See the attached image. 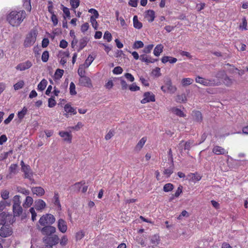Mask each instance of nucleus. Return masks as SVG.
<instances>
[{
	"label": "nucleus",
	"mask_w": 248,
	"mask_h": 248,
	"mask_svg": "<svg viewBox=\"0 0 248 248\" xmlns=\"http://www.w3.org/2000/svg\"><path fill=\"white\" fill-rule=\"evenodd\" d=\"M26 14L23 10H14L7 16V20L12 26H18L26 17Z\"/></svg>",
	"instance_id": "obj_1"
},
{
	"label": "nucleus",
	"mask_w": 248,
	"mask_h": 248,
	"mask_svg": "<svg viewBox=\"0 0 248 248\" xmlns=\"http://www.w3.org/2000/svg\"><path fill=\"white\" fill-rule=\"evenodd\" d=\"M195 81L197 83L206 86H217L220 84L219 79H205L200 76L196 78Z\"/></svg>",
	"instance_id": "obj_2"
},
{
	"label": "nucleus",
	"mask_w": 248,
	"mask_h": 248,
	"mask_svg": "<svg viewBox=\"0 0 248 248\" xmlns=\"http://www.w3.org/2000/svg\"><path fill=\"white\" fill-rule=\"evenodd\" d=\"M38 32L35 30H32L27 35L25 41L24 46L26 47L31 46L35 43Z\"/></svg>",
	"instance_id": "obj_3"
},
{
	"label": "nucleus",
	"mask_w": 248,
	"mask_h": 248,
	"mask_svg": "<svg viewBox=\"0 0 248 248\" xmlns=\"http://www.w3.org/2000/svg\"><path fill=\"white\" fill-rule=\"evenodd\" d=\"M55 221V218L53 215L50 214H46L40 217L39 223L42 226H45L47 224H52Z\"/></svg>",
	"instance_id": "obj_4"
},
{
	"label": "nucleus",
	"mask_w": 248,
	"mask_h": 248,
	"mask_svg": "<svg viewBox=\"0 0 248 248\" xmlns=\"http://www.w3.org/2000/svg\"><path fill=\"white\" fill-rule=\"evenodd\" d=\"M14 217L12 215L3 212L0 214V225L6 223H12Z\"/></svg>",
	"instance_id": "obj_5"
},
{
	"label": "nucleus",
	"mask_w": 248,
	"mask_h": 248,
	"mask_svg": "<svg viewBox=\"0 0 248 248\" xmlns=\"http://www.w3.org/2000/svg\"><path fill=\"white\" fill-rule=\"evenodd\" d=\"M161 89L163 92H169L170 93H174L176 91V87L172 85L170 80L168 81L164 86H161Z\"/></svg>",
	"instance_id": "obj_6"
},
{
	"label": "nucleus",
	"mask_w": 248,
	"mask_h": 248,
	"mask_svg": "<svg viewBox=\"0 0 248 248\" xmlns=\"http://www.w3.org/2000/svg\"><path fill=\"white\" fill-rule=\"evenodd\" d=\"M12 233V229L8 225H3L0 229V236L2 237H7Z\"/></svg>",
	"instance_id": "obj_7"
},
{
	"label": "nucleus",
	"mask_w": 248,
	"mask_h": 248,
	"mask_svg": "<svg viewBox=\"0 0 248 248\" xmlns=\"http://www.w3.org/2000/svg\"><path fill=\"white\" fill-rule=\"evenodd\" d=\"M155 96L154 94L150 92H146L143 94V98L141 100L142 104H145L150 102H155Z\"/></svg>",
	"instance_id": "obj_8"
},
{
	"label": "nucleus",
	"mask_w": 248,
	"mask_h": 248,
	"mask_svg": "<svg viewBox=\"0 0 248 248\" xmlns=\"http://www.w3.org/2000/svg\"><path fill=\"white\" fill-rule=\"evenodd\" d=\"M79 84L81 86L88 88L92 87V84L91 79L89 77L86 76L80 77L79 79Z\"/></svg>",
	"instance_id": "obj_9"
},
{
	"label": "nucleus",
	"mask_w": 248,
	"mask_h": 248,
	"mask_svg": "<svg viewBox=\"0 0 248 248\" xmlns=\"http://www.w3.org/2000/svg\"><path fill=\"white\" fill-rule=\"evenodd\" d=\"M46 206V204L43 200L38 199L34 202V208L37 211H42Z\"/></svg>",
	"instance_id": "obj_10"
},
{
	"label": "nucleus",
	"mask_w": 248,
	"mask_h": 248,
	"mask_svg": "<svg viewBox=\"0 0 248 248\" xmlns=\"http://www.w3.org/2000/svg\"><path fill=\"white\" fill-rule=\"evenodd\" d=\"M56 232L55 227L52 226H46L43 227L41 230V232L44 235H50Z\"/></svg>",
	"instance_id": "obj_11"
},
{
	"label": "nucleus",
	"mask_w": 248,
	"mask_h": 248,
	"mask_svg": "<svg viewBox=\"0 0 248 248\" xmlns=\"http://www.w3.org/2000/svg\"><path fill=\"white\" fill-rule=\"evenodd\" d=\"M32 66V63L29 61L18 64L16 66V69L20 71H24L29 69Z\"/></svg>",
	"instance_id": "obj_12"
},
{
	"label": "nucleus",
	"mask_w": 248,
	"mask_h": 248,
	"mask_svg": "<svg viewBox=\"0 0 248 248\" xmlns=\"http://www.w3.org/2000/svg\"><path fill=\"white\" fill-rule=\"evenodd\" d=\"M58 228L60 232L62 233H65L67 230V225L66 222L62 219H60L58 221Z\"/></svg>",
	"instance_id": "obj_13"
},
{
	"label": "nucleus",
	"mask_w": 248,
	"mask_h": 248,
	"mask_svg": "<svg viewBox=\"0 0 248 248\" xmlns=\"http://www.w3.org/2000/svg\"><path fill=\"white\" fill-rule=\"evenodd\" d=\"M59 134L62 138H63L64 141L68 143L71 142L72 136L70 133L62 131L59 132Z\"/></svg>",
	"instance_id": "obj_14"
},
{
	"label": "nucleus",
	"mask_w": 248,
	"mask_h": 248,
	"mask_svg": "<svg viewBox=\"0 0 248 248\" xmlns=\"http://www.w3.org/2000/svg\"><path fill=\"white\" fill-rule=\"evenodd\" d=\"M31 191L33 194H35L39 197L43 196L45 192L44 188L41 186L32 187Z\"/></svg>",
	"instance_id": "obj_15"
},
{
	"label": "nucleus",
	"mask_w": 248,
	"mask_h": 248,
	"mask_svg": "<svg viewBox=\"0 0 248 248\" xmlns=\"http://www.w3.org/2000/svg\"><path fill=\"white\" fill-rule=\"evenodd\" d=\"M21 170L24 172V177L31 179L32 176V172L29 165L21 169Z\"/></svg>",
	"instance_id": "obj_16"
},
{
	"label": "nucleus",
	"mask_w": 248,
	"mask_h": 248,
	"mask_svg": "<svg viewBox=\"0 0 248 248\" xmlns=\"http://www.w3.org/2000/svg\"><path fill=\"white\" fill-rule=\"evenodd\" d=\"M64 109L66 113L64 114L66 117H67L68 114H70L71 115L76 114L77 111L76 110L72 107L69 104H66L65 105L64 107Z\"/></svg>",
	"instance_id": "obj_17"
},
{
	"label": "nucleus",
	"mask_w": 248,
	"mask_h": 248,
	"mask_svg": "<svg viewBox=\"0 0 248 248\" xmlns=\"http://www.w3.org/2000/svg\"><path fill=\"white\" fill-rule=\"evenodd\" d=\"M213 152L216 155H225L228 153V152L223 148L219 146H215L212 150Z\"/></svg>",
	"instance_id": "obj_18"
},
{
	"label": "nucleus",
	"mask_w": 248,
	"mask_h": 248,
	"mask_svg": "<svg viewBox=\"0 0 248 248\" xmlns=\"http://www.w3.org/2000/svg\"><path fill=\"white\" fill-rule=\"evenodd\" d=\"M193 120L196 122L200 123L202 120V113L199 111H193L192 113Z\"/></svg>",
	"instance_id": "obj_19"
},
{
	"label": "nucleus",
	"mask_w": 248,
	"mask_h": 248,
	"mask_svg": "<svg viewBox=\"0 0 248 248\" xmlns=\"http://www.w3.org/2000/svg\"><path fill=\"white\" fill-rule=\"evenodd\" d=\"M155 12L154 11L151 10H149L146 11L145 13V18L149 21V22H153L155 19Z\"/></svg>",
	"instance_id": "obj_20"
},
{
	"label": "nucleus",
	"mask_w": 248,
	"mask_h": 248,
	"mask_svg": "<svg viewBox=\"0 0 248 248\" xmlns=\"http://www.w3.org/2000/svg\"><path fill=\"white\" fill-rule=\"evenodd\" d=\"M13 210L14 215L15 217L19 216L23 212V209L20 205H13Z\"/></svg>",
	"instance_id": "obj_21"
},
{
	"label": "nucleus",
	"mask_w": 248,
	"mask_h": 248,
	"mask_svg": "<svg viewBox=\"0 0 248 248\" xmlns=\"http://www.w3.org/2000/svg\"><path fill=\"white\" fill-rule=\"evenodd\" d=\"M140 60L143 62H145L147 63H154L156 60L152 58L151 57L147 56L146 55H141L140 56Z\"/></svg>",
	"instance_id": "obj_22"
},
{
	"label": "nucleus",
	"mask_w": 248,
	"mask_h": 248,
	"mask_svg": "<svg viewBox=\"0 0 248 248\" xmlns=\"http://www.w3.org/2000/svg\"><path fill=\"white\" fill-rule=\"evenodd\" d=\"M89 40L87 37H83L80 39L78 43V51L79 52L82 50L87 44Z\"/></svg>",
	"instance_id": "obj_23"
},
{
	"label": "nucleus",
	"mask_w": 248,
	"mask_h": 248,
	"mask_svg": "<svg viewBox=\"0 0 248 248\" xmlns=\"http://www.w3.org/2000/svg\"><path fill=\"white\" fill-rule=\"evenodd\" d=\"M146 140V137H144L142 138L136 145L135 150L137 151H140L145 144Z\"/></svg>",
	"instance_id": "obj_24"
},
{
	"label": "nucleus",
	"mask_w": 248,
	"mask_h": 248,
	"mask_svg": "<svg viewBox=\"0 0 248 248\" xmlns=\"http://www.w3.org/2000/svg\"><path fill=\"white\" fill-rule=\"evenodd\" d=\"M95 58L92 55H89L88 58L86 59L84 63L83 64H81L84 67L87 68L90 65L92 64V63L94 61Z\"/></svg>",
	"instance_id": "obj_25"
},
{
	"label": "nucleus",
	"mask_w": 248,
	"mask_h": 248,
	"mask_svg": "<svg viewBox=\"0 0 248 248\" xmlns=\"http://www.w3.org/2000/svg\"><path fill=\"white\" fill-rule=\"evenodd\" d=\"M188 177L191 181L194 182L200 181L202 178V176L197 173H190Z\"/></svg>",
	"instance_id": "obj_26"
},
{
	"label": "nucleus",
	"mask_w": 248,
	"mask_h": 248,
	"mask_svg": "<svg viewBox=\"0 0 248 248\" xmlns=\"http://www.w3.org/2000/svg\"><path fill=\"white\" fill-rule=\"evenodd\" d=\"M163 46L161 44L157 45L155 48L154 50V54L155 56H159L163 51Z\"/></svg>",
	"instance_id": "obj_27"
},
{
	"label": "nucleus",
	"mask_w": 248,
	"mask_h": 248,
	"mask_svg": "<svg viewBox=\"0 0 248 248\" xmlns=\"http://www.w3.org/2000/svg\"><path fill=\"white\" fill-rule=\"evenodd\" d=\"M33 202V200L32 197L30 196H27L23 204V206L25 208H29L32 205Z\"/></svg>",
	"instance_id": "obj_28"
},
{
	"label": "nucleus",
	"mask_w": 248,
	"mask_h": 248,
	"mask_svg": "<svg viewBox=\"0 0 248 248\" xmlns=\"http://www.w3.org/2000/svg\"><path fill=\"white\" fill-rule=\"evenodd\" d=\"M133 20L134 28L137 29H140L142 27V24L138 20V16H134Z\"/></svg>",
	"instance_id": "obj_29"
},
{
	"label": "nucleus",
	"mask_w": 248,
	"mask_h": 248,
	"mask_svg": "<svg viewBox=\"0 0 248 248\" xmlns=\"http://www.w3.org/2000/svg\"><path fill=\"white\" fill-rule=\"evenodd\" d=\"M53 200L54 205L58 207V209H60L61 206L59 201V195L57 192H54Z\"/></svg>",
	"instance_id": "obj_30"
},
{
	"label": "nucleus",
	"mask_w": 248,
	"mask_h": 248,
	"mask_svg": "<svg viewBox=\"0 0 248 248\" xmlns=\"http://www.w3.org/2000/svg\"><path fill=\"white\" fill-rule=\"evenodd\" d=\"M47 84V81L46 79H43L38 84L37 89L40 91H42L45 90Z\"/></svg>",
	"instance_id": "obj_31"
},
{
	"label": "nucleus",
	"mask_w": 248,
	"mask_h": 248,
	"mask_svg": "<svg viewBox=\"0 0 248 248\" xmlns=\"http://www.w3.org/2000/svg\"><path fill=\"white\" fill-rule=\"evenodd\" d=\"M172 112L179 117H184L186 116V114L181 109L177 108H173L171 109Z\"/></svg>",
	"instance_id": "obj_32"
},
{
	"label": "nucleus",
	"mask_w": 248,
	"mask_h": 248,
	"mask_svg": "<svg viewBox=\"0 0 248 248\" xmlns=\"http://www.w3.org/2000/svg\"><path fill=\"white\" fill-rule=\"evenodd\" d=\"M193 80L190 78H184L182 79L181 83L183 86H186L191 84Z\"/></svg>",
	"instance_id": "obj_33"
},
{
	"label": "nucleus",
	"mask_w": 248,
	"mask_h": 248,
	"mask_svg": "<svg viewBox=\"0 0 248 248\" xmlns=\"http://www.w3.org/2000/svg\"><path fill=\"white\" fill-rule=\"evenodd\" d=\"M18 166L16 164H12L9 167V171L11 174H16L17 172Z\"/></svg>",
	"instance_id": "obj_34"
},
{
	"label": "nucleus",
	"mask_w": 248,
	"mask_h": 248,
	"mask_svg": "<svg viewBox=\"0 0 248 248\" xmlns=\"http://www.w3.org/2000/svg\"><path fill=\"white\" fill-rule=\"evenodd\" d=\"M23 6L24 8L29 12L31 11V0H23Z\"/></svg>",
	"instance_id": "obj_35"
},
{
	"label": "nucleus",
	"mask_w": 248,
	"mask_h": 248,
	"mask_svg": "<svg viewBox=\"0 0 248 248\" xmlns=\"http://www.w3.org/2000/svg\"><path fill=\"white\" fill-rule=\"evenodd\" d=\"M85 236V232L83 230H79L76 233V239L77 241L80 240Z\"/></svg>",
	"instance_id": "obj_36"
},
{
	"label": "nucleus",
	"mask_w": 248,
	"mask_h": 248,
	"mask_svg": "<svg viewBox=\"0 0 248 248\" xmlns=\"http://www.w3.org/2000/svg\"><path fill=\"white\" fill-rule=\"evenodd\" d=\"M70 3L72 9L75 10L79 6L80 1L79 0H70ZM74 12H76V11L74 10Z\"/></svg>",
	"instance_id": "obj_37"
},
{
	"label": "nucleus",
	"mask_w": 248,
	"mask_h": 248,
	"mask_svg": "<svg viewBox=\"0 0 248 248\" xmlns=\"http://www.w3.org/2000/svg\"><path fill=\"white\" fill-rule=\"evenodd\" d=\"M173 167H170L164 170L163 171V174L165 175H166L167 177H169L170 176V175L173 173Z\"/></svg>",
	"instance_id": "obj_38"
},
{
	"label": "nucleus",
	"mask_w": 248,
	"mask_h": 248,
	"mask_svg": "<svg viewBox=\"0 0 248 248\" xmlns=\"http://www.w3.org/2000/svg\"><path fill=\"white\" fill-rule=\"evenodd\" d=\"M63 73V70L57 69L54 74L55 78L57 79L61 78L62 77Z\"/></svg>",
	"instance_id": "obj_39"
},
{
	"label": "nucleus",
	"mask_w": 248,
	"mask_h": 248,
	"mask_svg": "<svg viewBox=\"0 0 248 248\" xmlns=\"http://www.w3.org/2000/svg\"><path fill=\"white\" fill-rule=\"evenodd\" d=\"M27 108L26 107H24L22 110L18 112L17 116L18 118L20 120H22L27 114Z\"/></svg>",
	"instance_id": "obj_40"
},
{
	"label": "nucleus",
	"mask_w": 248,
	"mask_h": 248,
	"mask_svg": "<svg viewBox=\"0 0 248 248\" xmlns=\"http://www.w3.org/2000/svg\"><path fill=\"white\" fill-rule=\"evenodd\" d=\"M86 68L84 67L81 64L79 65L78 73L80 77H84L85 74V69Z\"/></svg>",
	"instance_id": "obj_41"
},
{
	"label": "nucleus",
	"mask_w": 248,
	"mask_h": 248,
	"mask_svg": "<svg viewBox=\"0 0 248 248\" xmlns=\"http://www.w3.org/2000/svg\"><path fill=\"white\" fill-rule=\"evenodd\" d=\"M173 185L172 184L168 183L164 186L163 190L166 192H170L173 189Z\"/></svg>",
	"instance_id": "obj_42"
},
{
	"label": "nucleus",
	"mask_w": 248,
	"mask_h": 248,
	"mask_svg": "<svg viewBox=\"0 0 248 248\" xmlns=\"http://www.w3.org/2000/svg\"><path fill=\"white\" fill-rule=\"evenodd\" d=\"M97 18H95L93 17H90V22L92 24V25L93 27L94 28V30H96L98 28V24L96 21V19Z\"/></svg>",
	"instance_id": "obj_43"
},
{
	"label": "nucleus",
	"mask_w": 248,
	"mask_h": 248,
	"mask_svg": "<svg viewBox=\"0 0 248 248\" xmlns=\"http://www.w3.org/2000/svg\"><path fill=\"white\" fill-rule=\"evenodd\" d=\"M69 90L70 93L71 95H76L77 94V92L76 91V86L75 84L73 82H71L70 84Z\"/></svg>",
	"instance_id": "obj_44"
},
{
	"label": "nucleus",
	"mask_w": 248,
	"mask_h": 248,
	"mask_svg": "<svg viewBox=\"0 0 248 248\" xmlns=\"http://www.w3.org/2000/svg\"><path fill=\"white\" fill-rule=\"evenodd\" d=\"M24 85V82L23 80H20L14 85L15 90H18L23 88Z\"/></svg>",
	"instance_id": "obj_45"
},
{
	"label": "nucleus",
	"mask_w": 248,
	"mask_h": 248,
	"mask_svg": "<svg viewBox=\"0 0 248 248\" xmlns=\"http://www.w3.org/2000/svg\"><path fill=\"white\" fill-rule=\"evenodd\" d=\"M159 237L157 235H154L151 238V243L155 245L159 244Z\"/></svg>",
	"instance_id": "obj_46"
},
{
	"label": "nucleus",
	"mask_w": 248,
	"mask_h": 248,
	"mask_svg": "<svg viewBox=\"0 0 248 248\" xmlns=\"http://www.w3.org/2000/svg\"><path fill=\"white\" fill-rule=\"evenodd\" d=\"M20 197L18 195H16L13 197V205H19L21 204Z\"/></svg>",
	"instance_id": "obj_47"
},
{
	"label": "nucleus",
	"mask_w": 248,
	"mask_h": 248,
	"mask_svg": "<svg viewBox=\"0 0 248 248\" xmlns=\"http://www.w3.org/2000/svg\"><path fill=\"white\" fill-rule=\"evenodd\" d=\"M144 46L143 43L141 41H135L133 45V48L135 49H138L142 48Z\"/></svg>",
	"instance_id": "obj_48"
},
{
	"label": "nucleus",
	"mask_w": 248,
	"mask_h": 248,
	"mask_svg": "<svg viewBox=\"0 0 248 248\" xmlns=\"http://www.w3.org/2000/svg\"><path fill=\"white\" fill-rule=\"evenodd\" d=\"M103 38L106 40L108 42H110L112 40V35L111 33L108 31H106L104 35Z\"/></svg>",
	"instance_id": "obj_49"
},
{
	"label": "nucleus",
	"mask_w": 248,
	"mask_h": 248,
	"mask_svg": "<svg viewBox=\"0 0 248 248\" xmlns=\"http://www.w3.org/2000/svg\"><path fill=\"white\" fill-rule=\"evenodd\" d=\"M88 12L93 15L91 17L98 18L99 13L96 10L93 8H91L89 10Z\"/></svg>",
	"instance_id": "obj_50"
},
{
	"label": "nucleus",
	"mask_w": 248,
	"mask_h": 248,
	"mask_svg": "<svg viewBox=\"0 0 248 248\" xmlns=\"http://www.w3.org/2000/svg\"><path fill=\"white\" fill-rule=\"evenodd\" d=\"M152 75L156 77H159L161 76L160 69L159 67H156L152 71Z\"/></svg>",
	"instance_id": "obj_51"
},
{
	"label": "nucleus",
	"mask_w": 248,
	"mask_h": 248,
	"mask_svg": "<svg viewBox=\"0 0 248 248\" xmlns=\"http://www.w3.org/2000/svg\"><path fill=\"white\" fill-rule=\"evenodd\" d=\"M49 58V53L47 51H45L42 55V60L43 62H46Z\"/></svg>",
	"instance_id": "obj_52"
},
{
	"label": "nucleus",
	"mask_w": 248,
	"mask_h": 248,
	"mask_svg": "<svg viewBox=\"0 0 248 248\" xmlns=\"http://www.w3.org/2000/svg\"><path fill=\"white\" fill-rule=\"evenodd\" d=\"M123 68L120 66L115 67L113 70V73L115 75H119L122 73Z\"/></svg>",
	"instance_id": "obj_53"
},
{
	"label": "nucleus",
	"mask_w": 248,
	"mask_h": 248,
	"mask_svg": "<svg viewBox=\"0 0 248 248\" xmlns=\"http://www.w3.org/2000/svg\"><path fill=\"white\" fill-rule=\"evenodd\" d=\"M129 90L132 92H135L140 90V87L138 86L136 83H133L129 87Z\"/></svg>",
	"instance_id": "obj_54"
},
{
	"label": "nucleus",
	"mask_w": 248,
	"mask_h": 248,
	"mask_svg": "<svg viewBox=\"0 0 248 248\" xmlns=\"http://www.w3.org/2000/svg\"><path fill=\"white\" fill-rule=\"evenodd\" d=\"M48 106L49 107V108H53L54 107L56 104V102L54 99V97H52L51 98H50L49 99H48Z\"/></svg>",
	"instance_id": "obj_55"
},
{
	"label": "nucleus",
	"mask_w": 248,
	"mask_h": 248,
	"mask_svg": "<svg viewBox=\"0 0 248 248\" xmlns=\"http://www.w3.org/2000/svg\"><path fill=\"white\" fill-rule=\"evenodd\" d=\"M9 192L7 190H4L1 192V197L3 200H7L9 198Z\"/></svg>",
	"instance_id": "obj_56"
},
{
	"label": "nucleus",
	"mask_w": 248,
	"mask_h": 248,
	"mask_svg": "<svg viewBox=\"0 0 248 248\" xmlns=\"http://www.w3.org/2000/svg\"><path fill=\"white\" fill-rule=\"evenodd\" d=\"M154 45L153 44L149 45L144 47L143 51L145 53H149L151 51Z\"/></svg>",
	"instance_id": "obj_57"
},
{
	"label": "nucleus",
	"mask_w": 248,
	"mask_h": 248,
	"mask_svg": "<svg viewBox=\"0 0 248 248\" xmlns=\"http://www.w3.org/2000/svg\"><path fill=\"white\" fill-rule=\"evenodd\" d=\"M18 192L25 195H28L30 193V192L29 190L21 187L18 188Z\"/></svg>",
	"instance_id": "obj_58"
},
{
	"label": "nucleus",
	"mask_w": 248,
	"mask_h": 248,
	"mask_svg": "<svg viewBox=\"0 0 248 248\" xmlns=\"http://www.w3.org/2000/svg\"><path fill=\"white\" fill-rule=\"evenodd\" d=\"M51 19L53 25L54 26H56L58 24V19L56 15L55 14L51 15Z\"/></svg>",
	"instance_id": "obj_59"
},
{
	"label": "nucleus",
	"mask_w": 248,
	"mask_h": 248,
	"mask_svg": "<svg viewBox=\"0 0 248 248\" xmlns=\"http://www.w3.org/2000/svg\"><path fill=\"white\" fill-rule=\"evenodd\" d=\"M10 203L5 201L0 202V210L2 211L6 206H9Z\"/></svg>",
	"instance_id": "obj_60"
},
{
	"label": "nucleus",
	"mask_w": 248,
	"mask_h": 248,
	"mask_svg": "<svg viewBox=\"0 0 248 248\" xmlns=\"http://www.w3.org/2000/svg\"><path fill=\"white\" fill-rule=\"evenodd\" d=\"M89 28V23L87 22L84 23L81 26V32L84 33L88 30Z\"/></svg>",
	"instance_id": "obj_61"
},
{
	"label": "nucleus",
	"mask_w": 248,
	"mask_h": 248,
	"mask_svg": "<svg viewBox=\"0 0 248 248\" xmlns=\"http://www.w3.org/2000/svg\"><path fill=\"white\" fill-rule=\"evenodd\" d=\"M223 82L226 86H230L232 83V81L229 78L226 77L224 79Z\"/></svg>",
	"instance_id": "obj_62"
},
{
	"label": "nucleus",
	"mask_w": 248,
	"mask_h": 248,
	"mask_svg": "<svg viewBox=\"0 0 248 248\" xmlns=\"http://www.w3.org/2000/svg\"><path fill=\"white\" fill-rule=\"evenodd\" d=\"M124 76L125 78L130 82H133L135 80L134 77L130 73H126Z\"/></svg>",
	"instance_id": "obj_63"
},
{
	"label": "nucleus",
	"mask_w": 248,
	"mask_h": 248,
	"mask_svg": "<svg viewBox=\"0 0 248 248\" xmlns=\"http://www.w3.org/2000/svg\"><path fill=\"white\" fill-rule=\"evenodd\" d=\"M49 240H50L51 241H52V245H54V244H57L59 242V237L56 235H55L51 237H50L49 238Z\"/></svg>",
	"instance_id": "obj_64"
}]
</instances>
